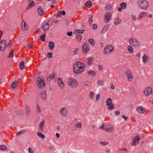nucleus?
<instances>
[{
    "instance_id": "17",
    "label": "nucleus",
    "mask_w": 153,
    "mask_h": 153,
    "mask_svg": "<svg viewBox=\"0 0 153 153\" xmlns=\"http://www.w3.org/2000/svg\"><path fill=\"white\" fill-rule=\"evenodd\" d=\"M142 61L144 63L148 62L149 60V57L146 54H144L142 56Z\"/></svg>"
},
{
    "instance_id": "12",
    "label": "nucleus",
    "mask_w": 153,
    "mask_h": 153,
    "mask_svg": "<svg viewBox=\"0 0 153 153\" xmlns=\"http://www.w3.org/2000/svg\"><path fill=\"white\" fill-rule=\"evenodd\" d=\"M111 14L110 13H106L105 15L104 19L105 22L106 23L108 22L111 19Z\"/></svg>"
},
{
    "instance_id": "1",
    "label": "nucleus",
    "mask_w": 153,
    "mask_h": 153,
    "mask_svg": "<svg viewBox=\"0 0 153 153\" xmlns=\"http://www.w3.org/2000/svg\"><path fill=\"white\" fill-rule=\"evenodd\" d=\"M85 68V65L83 63L79 62H76L74 65L73 71L75 74H79L84 70Z\"/></svg>"
},
{
    "instance_id": "34",
    "label": "nucleus",
    "mask_w": 153,
    "mask_h": 153,
    "mask_svg": "<svg viewBox=\"0 0 153 153\" xmlns=\"http://www.w3.org/2000/svg\"><path fill=\"white\" fill-rule=\"evenodd\" d=\"M108 26H105L102 29L101 32L102 33H105L106 32L107 30H108Z\"/></svg>"
},
{
    "instance_id": "61",
    "label": "nucleus",
    "mask_w": 153,
    "mask_h": 153,
    "mask_svg": "<svg viewBox=\"0 0 153 153\" xmlns=\"http://www.w3.org/2000/svg\"><path fill=\"white\" fill-rule=\"evenodd\" d=\"M28 150L29 152L30 153H33V151L31 148H29L28 149Z\"/></svg>"
},
{
    "instance_id": "60",
    "label": "nucleus",
    "mask_w": 153,
    "mask_h": 153,
    "mask_svg": "<svg viewBox=\"0 0 153 153\" xmlns=\"http://www.w3.org/2000/svg\"><path fill=\"white\" fill-rule=\"evenodd\" d=\"M100 97V95L99 94H97L96 95V101H97L99 99Z\"/></svg>"
},
{
    "instance_id": "56",
    "label": "nucleus",
    "mask_w": 153,
    "mask_h": 153,
    "mask_svg": "<svg viewBox=\"0 0 153 153\" xmlns=\"http://www.w3.org/2000/svg\"><path fill=\"white\" fill-rule=\"evenodd\" d=\"M97 28V26L96 24H94L92 26V29L93 30H96Z\"/></svg>"
},
{
    "instance_id": "9",
    "label": "nucleus",
    "mask_w": 153,
    "mask_h": 153,
    "mask_svg": "<svg viewBox=\"0 0 153 153\" xmlns=\"http://www.w3.org/2000/svg\"><path fill=\"white\" fill-rule=\"evenodd\" d=\"M90 50L89 45L88 43L84 44L82 46V52L84 53H86L88 52Z\"/></svg>"
},
{
    "instance_id": "24",
    "label": "nucleus",
    "mask_w": 153,
    "mask_h": 153,
    "mask_svg": "<svg viewBox=\"0 0 153 153\" xmlns=\"http://www.w3.org/2000/svg\"><path fill=\"white\" fill-rule=\"evenodd\" d=\"M147 13L146 12H143L141 13L139 15L138 18L140 19L142 18L143 17H145Z\"/></svg>"
},
{
    "instance_id": "11",
    "label": "nucleus",
    "mask_w": 153,
    "mask_h": 153,
    "mask_svg": "<svg viewBox=\"0 0 153 153\" xmlns=\"http://www.w3.org/2000/svg\"><path fill=\"white\" fill-rule=\"evenodd\" d=\"M21 27L22 29L24 31L27 30L29 28L28 25L26 23V22L24 19L22 20Z\"/></svg>"
},
{
    "instance_id": "3",
    "label": "nucleus",
    "mask_w": 153,
    "mask_h": 153,
    "mask_svg": "<svg viewBox=\"0 0 153 153\" xmlns=\"http://www.w3.org/2000/svg\"><path fill=\"white\" fill-rule=\"evenodd\" d=\"M68 84L71 88H75L78 86V82L73 78H70L68 79Z\"/></svg>"
},
{
    "instance_id": "53",
    "label": "nucleus",
    "mask_w": 153,
    "mask_h": 153,
    "mask_svg": "<svg viewBox=\"0 0 153 153\" xmlns=\"http://www.w3.org/2000/svg\"><path fill=\"white\" fill-rule=\"evenodd\" d=\"M100 143L103 146H105L108 144V143L105 142H100Z\"/></svg>"
},
{
    "instance_id": "8",
    "label": "nucleus",
    "mask_w": 153,
    "mask_h": 153,
    "mask_svg": "<svg viewBox=\"0 0 153 153\" xmlns=\"http://www.w3.org/2000/svg\"><path fill=\"white\" fill-rule=\"evenodd\" d=\"M152 92V89L150 86L146 87L143 91L144 94L147 96H148L151 94Z\"/></svg>"
},
{
    "instance_id": "48",
    "label": "nucleus",
    "mask_w": 153,
    "mask_h": 153,
    "mask_svg": "<svg viewBox=\"0 0 153 153\" xmlns=\"http://www.w3.org/2000/svg\"><path fill=\"white\" fill-rule=\"evenodd\" d=\"M14 56V53L13 50H11L10 54L9 55L8 57H13Z\"/></svg>"
},
{
    "instance_id": "5",
    "label": "nucleus",
    "mask_w": 153,
    "mask_h": 153,
    "mask_svg": "<svg viewBox=\"0 0 153 153\" xmlns=\"http://www.w3.org/2000/svg\"><path fill=\"white\" fill-rule=\"evenodd\" d=\"M36 83L39 88H43L45 86L44 78L42 77H38L37 79Z\"/></svg>"
},
{
    "instance_id": "38",
    "label": "nucleus",
    "mask_w": 153,
    "mask_h": 153,
    "mask_svg": "<svg viewBox=\"0 0 153 153\" xmlns=\"http://www.w3.org/2000/svg\"><path fill=\"white\" fill-rule=\"evenodd\" d=\"M54 77L53 74H50L47 78V80L48 82H50L51 79Z\"/></svg>"
},
{
    "instance_id": "51",
    "label": "nucleus",
    "mask_w": 153,
    "mask_h": 153,
    "mask_svg": "<svg viewBox=\"0 0 153 153\" xmlns=\"http://www.w3.org/2000/svg\"><path fill=\"white\" fill-rule=\"evenodd\" d=\"M58 85L61 89H63L65 88V85L64 83L59 84Z\"/></svg>"
},
{
    "instance_id": "20",
    "label": "nucleus",
    "mask_w": 153,
    "mask_h": 153,
    "mask_svg": "<svg viewBox=\"0 0 153 153\" xmlns=\"http://www.w3.org/2000/svg\"><path fill=\"white\" fill-rule=\"evenodd\" d=\"M145 109L141 106H139L137 108V111L139 114H142L145 111Z\"/></svg>"
},
{
    "instance_id": "15",
    "label": "nucleus",
    "mask_w": 153,
    "mask_h": 153,
    "mask_svg": "<svg viewBox=\"0 0 153 153\" xmlns=\"http://www.w3.org/2000/svg\"><path fill=\"white\" fill-rule=\"evenodd\" d=\"M45 122V120H42V121L39 123V127L38 128L39 130L42 132H43L44 128V125Z\"/></svg>"
},
{
    "instance_id": "22",
    "label": "nucleus",
    "mask_w": 153,
    "mask_h": 153,
    "mask_svg": "<svg viewBox=\"0 0 153 153\" xmlns=\"http://www.w3.org/2000/svg\"><path fill=\"white\" fill-rule=\"evenodd\" d=\"M93 58L92 57H90L88 58L87 63L89 66H91L93 61Z\"/></svg>"
},
{
    "instance_id": "32",
    "label": "nucleus",
    "mask_w": 153,
    "mask_h": 153,
    "mask_svg": "<svg viewBox=\"0 0 153 153\" xmlns=\"http://www.w3.org/2000/svg\"><path fill=\"white\" fill-rule=\"evenodd\" d=\"M88 42L92 46H93L95 44V42L93 39H88Z\"/></svg>"
},
{
    "instance_id": "4",
    "label": "nucleus",
    "mask_w": 153,
    "mask_h": 153,
    "mask_svg": "<svg viewBox=\"0 0 153 153\" xmlns=\"http://www.w3.org/2000/svg\"><path fill=\"white\" fill-rule=\"evenodd\" d=\"M100 129H102L107 132H111L113 130V126L110 124L106 125L105 123H103L102 126H100Z\"/></svg>"
},
{
    "instance_id": "28",
    "label": "nucleus",
    "mask_w": 153,
    "mask_h": 153,
    "mask_svg": "<svg viewBox=\"0 0 153 153\" xmlns=\"http://www.w3.org/2000/svg\"><path fill=\"white\" fill-rule=\"evenodd\" d=\"M112 100L111 98H108L106 101V105H109L112 103Z\"/></svg>"
},
{
    "instance_id": "39",
    "label": "nucleus",
    "mask_w": 153,
    "mask_h": 153,
    "mask_svg": "<svg viewBox=\"0 0 153 153\" xmlns=\"http://www.w3.org/2000/svg\"><path fill=\"white\" fill-rule=\"evenodd\" d=\"M85 30H76L75 31L77 34H82L84 32Z\"/></svg>"
},
{
    "instance_id": "64",
    "label": "nucleus",
    "mask_w": 153,
    "mask_h": 153,
    "mask_svg": "<svg viewBox=\"0 0 153 153\" xmlns=\"http://www.w3.org/2000/svg\"><path fill=\"white\" fill-rule=\"evenodd\" d=\"M98 68L100 71H102V67L101 65H99L98 66Z\"/></svg>"
},
{
    "instance_id": "37",
    "label": "nucleus",
    "mask_w": 153,
    "mask_h": 153,
    "mask_svg": "<svg viewBox=\"0 0 153 153\" xmlns=\"http://www.w3.org/2000/svg\"><path fill=\"white\" fill-rule=\"evenodd\" d=\"M127 49L129 52L131 53H132L134 51L133 48L131 46H128L127 47Z\"/></svg>"
},
{
    "instance_id": "49",
    "label": "nucleus",
    "mask_w": 153,
    "mask_h": 153,
    "mask_svg": "<svg viewBox=\"0 0 153 153\" xmlns=\"http://www.w3.org/2000/svg\"><path fill=\"white\" fill-rule=\"evenodd\" d=\"M45 35L44 34H42L40 37V38L42 41L43 42H45Z\"/></svg>"
},
{
    "instance_id": "21",
    "label": "nucleus",
    "mask_w": 153,
    "mask_h": 153,
    "mask_svg": "<svg viewBox=\"0 0 153 153\" xmlns=\"http://www.w3.org/2000/svg\"><path fill=\"white\" fill-rule=\"evenodd\" d=\"M37 9L39 15L41 16L42 15L44 14V12L41 7L39 6H38Z\"/></svg>"
},
{
    "instance_id": "40",
    "label": "nucleus",
    "mask_w": 153,
    "mask_h": 153,
    "mask_svg": "<svg viewBox=\"0 0 153 153\" xmlns=\"http://www.w3.org/2000/svg\"><path fill=\"white\" fill-rule=\"evenodd\" d=\"M34 5V2L33 1H32L27 6V10H28L31 7H32Z\"/></svg>"
},
{
    "instance_id": "41",
    "label": "nucleus",
    "mask_w": 153,
    "mask_h": 153,
    "mask_svg": "<svg viewBox=\"0 0 153 153\" xmlns=\"http://www.w3.org/2000/svg\"><path fill=\"white\" fill-rule=\"evenodd\" d=\"M120 6L122 9H124L126 7V4L125 2H123L120 4Z\"/></svg>"
},
{
    "instance_id": "6",
    "label": "nucleus",
    "mask_w": 153,
    "mask_h": 153,
    "mask_svg": "<svg viewBox=\"0 0 153 153\" xmlns=\"http://www.w3.org/2000/svg\"><path fill=\"white\" fill-rule=\"evenodd\" d=\"M114 50L113 46L111 45H107L104 48L103 53L105 54H108L111 53Z\"/></svg>"
},
{
    "instance_id": "44",
    "label": "nucleus",
    "mask_w": 153,
    "mask_h": 153,
    "mask_svg": "<svg viewBox=\"0 0 153 153\" xmlns=\"http://www.w3.org/2000/svg\"><path fill=\"white\" fill-rule=\"evenodd\" d=\"M25 131H26L25 130H21V131H20L19 132H18L17 133V134H16V135L18 137L19 135H21V134L24 133Z\"/></svg>"
},
{
    "instance_id": "26",
    "label": "nucleus",
    "mask_w": 153,
    "mask_h": 153,
    "mask_svg": "<svg viewBox=\"0 0 153 153\" xmlns=\"http://www.w3.org/2000/svg\"><path fill=\"white\" fill-rule=\"evenodd\" d=\"M38 136L42 139H44L45 137V136L41 133L40 132H38L37 133Z\"/></svg>"
},
{
    "instance_id": "59",
    "label": "nucleus",
    "mask_w": 153,
    "mask_h": 153,
    "mask_svg": "<svg viewBox=\"0 0 153 153\" xmlns=\"http://www.w3.org/2000/svg\"><path fill=\"white\" fill-rule=\"evenodd\" d=\"M78 51V49L77 48H76L73 51L74 54H76L77 53Z\"/></svg>"
},
{
    "instance_id": "13",
    "label": "nucleus",
    "mask_w": 153,
    "mask_h": 153,
    "mask_svg": "<svg viewBox=\"0 0 153 153\" xmlns=\"http://www.w3.org/2000/svg\"><path fill=\"white\" fill-rule=\"evenodd\" d=\"M140 139L138 136H137L133 140V142L131 144L133 146H136L139 143Z\"/></svg>"
},
{
    "instance_id": "57",
    "label": "nucleus",
    "mask_w": 153,
    "mask_h": 153,
    "mask_svg": "<svg viewBox=\"0 0 153 153\" xmlns=\"http://www.w3.org/2000/svg\"><path fill=\"white\" fill-rule=\"evenodd\" d=\"M131 16L132 19V20L133 21H134L136 20V16H134L132 14L131 15Z\"/></svg>"
},
{
    "instance_id": "27",
    "label": "nucleus",
    "mask_w": 153,
    "mask_h": 153,
    "mask_svg": "<svg viewBox=\"0 0 153 153\" xmlns=\"http://www.w3.org/2000/svg\"><path fill=\"white\" fill-rule=\"evenodd\" d=\"M85 5L86 7L88 8H89L91 7L92 4L91 2L90 1H88L85 4Z\"/></svg>"
},
{
    "instance_id": "7",
    "label": "nucleus",
    "mask_w": 153,
    "mask_h": 153,
    "mask_svg": "<svg viewBox=\"0 0 153 153\" xmlns=\"http://www.w3.org/2000/svg\"><path fill=\"white\" fill-rule=\"evenodd\" d=\"M130 44L132 46L137 47L139 45V42L136 39L132 38L129 41Z\"/></svg>"
},
{
    "instance_id": "42",
    "label": "nucleus",
    "mask_w": 153,
    "mask_h": 153,
    "mask_svg": "<svg viewBox=\"0 0 153 153\" xmlns=\"http://www.w3.org/2000/svg\"><path fill=\"white\" fill-rule=\"evenodd\" d=\"M36 110L37 112L38 113H39L41 111V108L38 104H37Z\"/></svg>"
},
{
    "instance_id": "25",
    "label": "nucleus",
    "mask_w": 153,
    "mask_h": 153,
    "mask_svg": "<svg viewBox=\"0 0 153 153\" xmlns=\"http://www.w3.org/2000/svg\"><path fill=\"white\" fill-rule=\"evenodd\" d=\"M88 75H91L92 76H94L96 74V73L94 71L90 70L88 72Z\"/></svg>"
},
{
    "instance_id": "2",
    "label": "nucleus",
    "mask_w": 153,
    "mask_h": 153,
    "mask_svg": "<svg viewBox=\"0 0 153 153\" xmlns=\"http://www.w3.org/2000/svg\"><path fill=\"white\" fill-rule=\"evenodd\" d=\"M138 6L143 10L147 9L149 7V4L146 0H138L137 2Z\"/></svg>"
},
{
    "instance_id": "55",
    "label": "nucleus",
    "mask_w": 153,
    "mask_h": 153,
    "mask_svg": "<svg viewBox=\"0 0 153 153\" xmlns=\"http://www.w3.org/2000/svg\"><path fill=\"white\" fill-rule=\"evenodd\" d=\"M61 11H59L57 12L56 14V16L58 18H60L61 17Z\"/></svg>"
},
{
    "instance_id": "47",
    "label": "nucleus",
    "mask_w": 153,
    "mask_h": 153,
    "mask_svg": "<svg viewBox=\"0 0 153 153\" xmlns=\"http://www.w3.org/2000/svg\"><path fill=\"white\" fill-rule=\"evenodd\" d=\"M76 38L78 40V41H79L81 40L82 39V37L80 35H78L76 36Z\"/></svg>"
},
{
    "instance_id": "58",
    "label": "nucleus",
    "mask_w": 153,
    "mask_h": 153,
    "mask_svg": "<svg viewBox=\"0 0 153 153\" xmlns=\"http://www.w3.org/2000/svg\"><path fill=\"white\" fill-rule=\"evenodd\" d=\"M97 83L99 85H102L103 84V82L101 80L98 81Z\"/></svg>"
},
{
    "instance_id": "46",
    "label": "nucleus",
    "mask_w": 153,
    "mask_h": 153,
    "mask_svg": "<svg viewBox=\"0 0 153 153\" xmlns=\"http://www.w3.org/2000/svg\"><path fill=\"white\" fill-rule=\"evenodd\" d=\"M25 109L26 111V113L27 114H29L30 112V109L29 107L28 106H26Z\"/></svg>"
},
{
    "instance_id": "16",
    "label": "nucleus",
    "mask_w": 153,
    "mask_h": 153,
    "mask_svg": "<svg viewBox=\"0 0 153 153\" xmlns=\"http://www.w3.org/2000/svg\"><path fill=\"white\" fill-rule=\"evenodd\" d=\"M49 25L48 22L44 23L42 26V29L45 31H47L49 29Z\"/></svg>"
},
{
    "instance_id": "45",
    "label": "nucleus",
    "mask_w": 153,
    "mask_h": 153,
    "mask_svg": "<svg viewBox=\"0 0 153 153\" xmlns=\"http://www.w3.org/2000/svg\"><path fill=\"white\" fill-rule=\"evenodd\" d=\"M93 15H91L90 16L89 19L88 21L89 22V23L91 25L92 23V22H93L92 18H93Z\"/></svg>"
},
{
    "instance_id": "35",
    "label": "nucleus",
    "mask_w": 153,
    "mask_h": 153,
    "mask_svg": "<svg viewBox=\"0 0 153 153\" xmlns=\"http://www.w3.org/2000/svg\"><path fill=\"white\" fill-rule=\"evenodd\" d=\"M20 68L21 70H23L24 68L25 65L24 62L23 61H22L20 64Z\"/></svg>"
},
{
    "instance_id": "14",
    "label": "nucleus",
    "mask_w": 153,
    "mask_h": 153,
    "mask_svg": "<svg viewBox=\"0 0 153 153\" xmlns=\"http://www.w3.org/2000/svg\"><path fill=\"white\" fill-rule=\"evenodd\" d=\"M126 74L127 77L129 81H131L133 80V75L130 70L127 71Z\"/></svg>"
},
{
    "instance_id": "23",
    "label": "nucleus",
    "mask_w": 153,
    "mask_h": 153,
    "mask_svg": "<svg viewBox=\"0 0 153 153\" xmlns=\"http://www.w3.org/2000/svg\"><path fill=\"white\" fill-rule=\"evenodd\" d=\"M48 47L50 50H53L54 47V42L52 41L49 42V43Z\"/></svg>"
},
{
    "instance_id": "33",
    "label": "nucleus",
    "mask_w": 153,
    "mask_h": 153,
    "mask_svg": "<svg viewBox=\"0 0 153 153\" xmlns=\"http://www.w3.org/2000/svg\"><path fill=\"white\" fill-rule=\"evenodd\" d=\"M108 106V108L110 110H113L114 108V105L113 103L109 105H107Z\"/></svg>"
},
{
    "instance_id": "52",
    "label": "nucleus",
    "mask_w": 153,
    "mask_h": 153,
    "mask_svg": "<svg viewBox=\"0 0 153 153\" xmlns=\"http://www.w3.org/2000/svg\"><path fill=\"white\" fill-rule=\"evenodd\" d=\"M90 96L91 99H93L94 98V94L92 92H90Z\"/></svg>"
},
{
    "instance_id": "30",
    "label": "nucleus",
    "mask_w": 153,
    "mask_h": 153,
    "mask_svg": "<svg viewBox=\"0 0 153 153\" xmlns=\"http://www.w3.org/2000/svg\"><path fill=\"white\" fill-rule=\"evenodd\" d=\"M18 84V82L17 81H15L12 84L11 87L13 88H15Z\"/></svg>"
},
{
    "instance_id": "50",
    "label": "nucleus",
    "mask_w": 153,
    "mask_h": 153,
    "mask_svg": "<svg viewBox=\"0 0 153 153\" xmlns=\"http://www.w3.org/2000/svg\"><path fill=\"white\" fill-rule=\"evenodd\" d=\"M111 8V6L110 5H106L105 6V8L106 10H110Z\"/></svg>"
},
{
    "instance_id": "10",
    "label": "nucleus",
    "mask_w": 153,
    "mask_h": 153,
    "mask_svg": "<svg viewBox=\"0 0 153 153\" xmlns=\"http://www.w3.org/2000/svg\"><path fill=\"white\" fill-rule=\"evenodd\" d=\"M7 45L6 41L3 40L0 42V51H2L4 49Z\"/></svg>"
},
{
    "instance_id": "31",
    "label": "nucleus",
    "mask_w": 153,
    "mask_h": 153,
    "mask_svg": "<svg viewBox=\"0 0 153 153\" xmlns=\"http://www.w3.org/2000/svg\"><path fill=\"white\" fill-rule=\"evenodd\" d=\"M74 127L75 128H80L82 127V124L81 123L79 122L78 123H76L74 125Z\"/></svg>"
},
{
    "instance_id": "62",
    "label": "nucleus",
    "mask_w": 153,
    "mask_h": 153,
    "mask_svg": "<svg viewBox=\"0 0 153 153\" xmlns=\"http://www.w3.org/2000/svg\"><path fill=\"white\" fill-rule=\"evenodd\" d=\"M67 35L68 36H71L72 34V32H68L67 33Z\"/></svg>"
},
{
    "instance_id": "43",
    "label": "nucleus",
    "mask_w": 153,
    "mask_h": 153,
    "mask_svg": "<svg viewBox=\"0 0 153 153\" xmlns=\"http://www.w3.org/2000/svg\"><path fill=\"white\" fill-rule=\"evenodd\" d=\"M57 82L58 85L64 83L62 79V78H59L57 80Z\"/></svg>"
},
{
    "instance_id": "29",
    "label": "nucleus",
    "mask_w": 153,
    "mask_h": 153,
    "mask_svg": "<svg viewBox=\"0 0 153 153\" xmlns=\"http://www.w3.org/2000/svg\"><path fill=\"white\" fill-rule=\"evenodd\" d=\"M121 22V20L119 18H117L114 22V24L115 25H118L120 24Z\"/></svg>"
},
{
    "instance_id": "54",
    "label": "nucleus",
    "mask_w": 153,
    "mask_h": 153,
    "mask_svg": "<svg viewBox=\"0 0 153 153\" xmlns=\"http://www.w3.org/2000/svg\"><path fill=\"white\" fill-rule=\"evenodd\" d=\"M47 56L49 58H51L52 57V54L51 52L48 53Z\"/></svg>"
},
{
    "instance_id": "19",
    "label": "nucleus",
    "mask_w": 153,
    "mask_h": 153,
    "mask_svg": "<svg viewBox=\"0 0 153 153\" xmlns=\"http://www.w3.org/2000/svg\"><path fill=\"white\" fill-rule=\"evenodd\" d=\"M67 110L66 108H62L60 110V112L63 116H65L67 115Z\"/></svg>"
},
{
    "instance_id": "63",
    "label": "nucleus",
    "mask_w": 153,
    "mask_h": 153,
    "mask_svg": "<svg viewBox=\"0 0 153 153\" xmlns=\"http://www.w3.org/2000/svg\"><path fill=\"white\" fill-rule=\"evenodd\" d=\"M12 44V42L11 41H10L9 42V43L7 45V46H11Z\"/></svg>"
},
{
    "instance_id": "36",
    "label": "nucleus",
    "mask_w": 153,
    "mask_h": 153,
    "mask_svg": "<svg viewBox=\"0 0 153 153\" xmlns=\"http://www.w3.org/2000/svg\"><path fill=\"white\" fill-rule=\"evenodd\" d=\"M6 147L4 145H0V150L3 151H5L6 150Z\"/></svg>"
},
{
    "instance_id": "18",
    "label": "nucleus",
    "mask_w": 153,
    "mask_h": 153,
    "mask_svg": "<svg viewBox=\"0 0 153 153\" xmlns=\"http://www.w3.org/2000/svg\"><path fill=\"white\" fill-rule=\"evenodd\" d=\"M40 96L42 99L43 100H45L47 98V94L45 90H42L40 93Z\"/></svg>"
}]
</instances>
